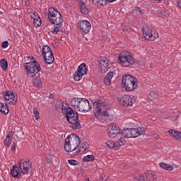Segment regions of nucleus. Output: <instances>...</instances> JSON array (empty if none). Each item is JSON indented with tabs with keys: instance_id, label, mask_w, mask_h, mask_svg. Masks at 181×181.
<instances>
[{
	"instance_id": "c9c22d12",
	"label": "nucleus",
	"mask_w": 181,
	"mask_h": 181,
	"mask_svg": "<svg viewBox=\"0 0 181 181\" xmlns=\"http://www.w3.org/2000/svg\"><path fill=\"white\" fill-rule=\"evenodd\" d=\"M68 163L69 165H71L73 166H77L78 165V161L74 159H71L68 160Z\"/></svg>"
},
{
	"instance_id": "9d476101",
	"label": "nucleus",
	"mask_w": 181,
	"mask_h": 181,
	"mask_svg": "<svg viewBox=\"0 0 181 181\" xmlns=\"http://www.w3.org/2000/svg\"><path fill=\"white\" fill-rule=\"evenodd\" d=\"M42 55L46 64H52L54 62V55L50 47L44 45L42 48Z\"/></svg>"
},
{
	"instance_id": "dca6fc26",
	"label": "nucleus",
	"mask_w": 181,
	"mask_h": 181,
	"mask_svg": "<svg viewBox=\"0 0 181 181\" xmlns=\"http://www.w3.org/2000/svg\"><path fill=\"white\" fill-rule=\"evenodd\" d=\"M78 28L82 33H88L91 30V23L88 21L83 20L78 21Z\"/></svg>"
},
{
	"instance_id": "bb28decb",
	"label": "nucleus",
	"mask_w": 181,
	"mask_h": 181,
	"mask_svg": "<svg viewBox=\"0 0 181 181\" xmlns=\"http://www.w3.org/2000/svg\"><path fill=\"white\" fill-rule=\"evenodd\" d=\"M159 166L161 169H165V170H173V166L165 163H160Z\"/></svg>"
},
{
	"instance_id": "c85d7f7f",
	"label": "nucleus",
	"mask_w": 181,
	"mask_h": 181,
	"mask_svg": "<svg viewBox=\"0 0 181 181\" xmlns=\"http://www.w3.org/2000/svg\"><path fill=\"white\" fill-rule=\"evenodd\" d=\"M80 5L81 13L83 15H87V13H88V8H87V6H86V4L84 2H82Z\"/></svg>"
},
{
	"instance_id": "cd10ccee",
	"label": "nucleus",
	"mask_w": 181,
	"mask_h": 181,
	"mask_svg": "<svg viewBox=\"0 0 181 181\" xmlns=\"http://www.w3.org/2000/svg\"><path fill=\"white\" fill-rule=\"evenodd\" d=\"M87 149H88V143L83 142L82 143L81 146L79 147V153H84V152H86Z\"/></svg>"
},
{
	"instance_id": "b1692460",
	"label": "nucleus",
	"mask_w": 181,
	"mask_h": 181,
	"mask_svg": "<svg viewBox=\"0 0 181 181\" xmlns=\"http://www.w3.org/2000/svg\"><path fill=\"white\" fill-rule=\"evenodd\" d=\"M122 136L124 138H132L131 136V129L127 128V129H124L121 132Z\"/></svg>"
},
{
	"instance_id": "79ce46f5",
	"label": "nucleus",
	"mask_w": 181,
	"mask_h": 181,
	"mask_svg": "<svg viewBox=\"0 0 181 181\" xmlns=\"http://www.w3.org/2000/svg\"><path fill=\"white\" fill-rule=\"evenodd\" d=\"M66 146H68L69 148H71V145L67 144V138L65 139V144H64V149H65V151H66Z\"/></svg>"
},
{
	"instance_id": "39448f33",
	"label": "nucleus",
	"mask_w": 181,
	"mask_h": 181,
	"mask_svg": "<svg viewBox=\"0 0 181 181\" xmlns=\"http://www.w3.org/2000/svg\"><path fill=\"white\" fill-rule=\"evenodd\" d=\"M122 84L126 91H135L138 87V79L129 74L124 75Z\"/></svg>"
},
{
	"instance_id": "f8f14e48",
	"label": "nucleus",
	"mask_w": 181,
	"mask_h": 181,
	"mask_svg": "<svg viewBox=\"0 0 181 181\" xmlns=\"http://www.w3.org/2000/svg\"><path fill=\"white\" fill-rule=\"evenodd\" d=\"M117 100L119 103H122L124 107H132L134 103H135V96L129 95H118Z\"/></svg>"
},
{
	"instance_id": "a19ab883",
	"label": "nucleus",
	"mask_w": 181,
	"mask_h": 181,
	"mask_svg": "<svg viewBox=\"0 0 181 181\" xmlns=\"http://www.w3.org/2000/svg\"><path fill=\"white\" fill-rule=\"evenodd\" d=\"M138 181H145V177L144 176V175H139V176L137 178Z\"/></svg>"
},
{
	"instance_id": "49530a36",
	"label": "nucleus",
	"mask_w": 181,
	"mask_h": 181,
	"mask_svg": "<svg viewBox=\"0 0 181 181\" xmlns=\"http://www.w3.org/2000/svg\"><path fill=\"white\" fill-rule=\"evenodd\" d=\"M11 149L12 151H16V146H12Z\"/></svg>"
},
{
	"instance_id": "a211bd4d",
	"label": "nucleus",
	"mask_w": 181,
	"mask_h": 181,
	"mask_svg": "<svg viewBox=\"0 0 181 181\" xmlns=\"http://www.w3.org/2000/svg\"><path fill=\"white\" fill-rule=\"evenodd\" d=\"M145 132H146V129H145V127H138V128L130 129L132 138H137V136H141V135H144Z\"/></svg>"
},
{
	"instance_id": "aec40b11",
	"label": "nucleus",
	"mask_w": 181,
	"mask_h": 181,
	"mask_svg": "<svg viewBox=\"0 0 181 181\" xmlns=\"http://www.w3.org/2000/svg\"><path fill=\"white\" fill-rule=\"evenodd\" d=\"M31 18L33 19L34 26H36L37 28H39V26H41L42 20L40 19V17H39V14H37V12L33 13L31 14Z\"/></svg>"
},
{
	"instance_id": "7c9ffc66",
	"label": "nucleus",
	"mask_w": 181,
	"mask_h": 181,
	"mask_svg": "<svg viewBox=\"0 0 181 181\" xmlns=\"http://www.w3.org/2000/svg\"><path fill=\"white\" fill-rule=\"evenodd\" d=\"M168 132L170 136H173V138L176 139L177 138V135H179L180 132L174 129H170Z\"/></svg>"
},
{
	"instance_id": "de8ad7c7",
	"label": "nucleus",
	"mask_w": 181,
	"mask_h": 181,
	"mask_svg": "<svg viewBox=\"0 0 181 181\" xmlns=\"http://www.w3.org/2000/svg\"><path fill=\"white\" fill-rule=\"evenodd\" d=\"M107 1V2L112 3V2H115V1H117V0H106V1Z\"/></svg>"
},
{
	"instance_id": "c03bdc74",
	"label": "nucleus",
	"mask_w": 181,
	"mask_h": 181,
	"mask_svg": "<svg viewBox=\"0 0 181 181\" xmlns=\"http://www.w3.org/2000/svg\"><path fill=\"white\" fill-rule=\"evenodd\" d=\"M101 181H108V177L106 176H103L101 178Z\"/></svg>"
},
{
	"instance_id": "58836bf2",
	"label": "nucleus",
	"mask_w": 181,
	"mask_h": 181,
	"mask_svg": "<svg viewBox=\"0 0 181 181\" xmlns=\"http://www.w3.org/2000/svg\"><path fill=\"white\" fill-rule=\"evenodd\" d=\"M8 46H9V42H8V41H4L1 43V47L3 49H6V47H8Z\"/></svg>"
},
{
	"instance_id": "0eeeda50",
	"label": "nucleus",
	"mask_w": 181,
	"mask_h": 181,
	"mask_svg": "<svg viewBox=\"0 0 181 181\" xmlns=\"http://www.w3.org/2000/svg\"><path fill=\"white\" fill-rule=\"evenodd\" d=\"M66 139V144L71 145V148H69V146H66V152H74L80 146V144H81L80 137L76 134H71Z\"/></svg>"
},
{
	"instance_id": "f03ea898",
	"label": "nucleus",
	"mask_w": 181,
	"mask_h": 181,
	"mask_svg": "<svg viewBox=\"0 0 181 181\" xmlns=\"http://www.w3.org/2000/svg\"><path fill=\"white\" fill-rule=\"evenodd\" d=\"M62 112L65 118H66V121L69 124H71V128H72V129H81V124L80 122H78V114L74 112V110H73L71 107L62 106Z\"/></svg>"
},
{
	"instance_id": "1a4fd4ad",
	"label": "nucleus",
	"mask_w": 181,
	"mask_h": 181,
	"mask_svg": "<svg viewBox=\"0 0 181 181\" xmlns=\"http://www.w3.org/2000/svg\"><path fill=\"white\" fill-rule=\"evenodd\" d=\"M119 60L123 67H129L135 63L134 57L129 52L122 53L119 55Z\"/></svg>"
},
{
	"instance_id": "2f4dec72",
	"label": "nucleus",
	"mask_w": 181,
	"mask_h": 181,
	"mask_svg": "<svg viewBox=\"0 0 181 181\" xmlns=\"http://www.w3.org/2000/svg\"><path fill=\"white\" fill-rule=\"evenodd\" d=\"M93 160H94V156L93 155H88L83 158V162H93Z\"/></svg>"
},
{
	"instance_id": "6ab92c4d",
	"label": "nucleus",
	"mask_w": 181,
	"mask_h": 181,
	"mask_svg": "<svg viewBox=\"0 0 181 181\" xmlns=\"http://www.w3.org/2000/svg\"><path fill=\"white\" fill-rule=\"evenodd\" d=\"M19 166L18 165H14L11 170V175L12 177H16V179H19L21 176H22V172L19 170Z\"/></svg>"
},
{
	"instance_id": "4468645a",
	"label": "nucleus",
	"mask_w": 181,
	"mask_h": 181,
	"mask_svg": "<svg viewBox=\"0 0 181 181\" xmlns=\"http://www.w3.org/2000/svg\"><path fill=\"white\" fill-rule=\"evenodd\" d=\"M87 74V68L86 67V64L83 63L78 66L77 70L74 74V80L75 81H80L83 78V76Z\"/></svg>"
},
{
	"instance_id": "e433bc0d",
	"label": "nucleus",
	"mask_w": 181,
	"mask_h": 181,
	"mask_svg": "<svg viewBox=\"0 0 181 181\" xmlns=\"http://www.w3.org/2000/svg\"><path fill=\"white\" fill-rule=\"evenodd\" d=\"M37 78L43 83V81H45V80H46V76H45V74H40L39 77H37Z\"/></svg>"
},
{
	"instance_id": "f3484780",
	"label": "nucleus",
	"mask_w": 181,
	"mask_h": 181,
	"mask_svg": "<svg viewBox=\"0 0 181 181\" xmlns=\"http://www.w3.org/2000/svg\"><path fill=\"white\" fill-rule=\"evenodd\" d=\"M4 98L6 104L9 105H15L16 104L17 98L15 97L13 92L6 91L4 94Z\"/></svg>"
},
{
	"instance_id": "20e7f679",
	"label": "nucleus",
	"mask_w": 181,
	"mask_h": 181,
	"mask_svg": "<svg viewBox=\"0 0 181 181\" xmlns=\"http://www.w3.org/2000/svg\"><path fill=\"white\" fill-rule=\"evenodd\" d=\"M94 114L95 118L104 122L105 121V117L108 116V107H107V103L95 102L93 103Z\"/></svg>"
},
{
	"instance_id": "ea45409f",
	"label": "nucleus",
	"mask_w": 181,
	"mask_h": 181,
	"mask_svg": "<svg viewBox=\"0 0 181 181\" xmlns=\"http://www.w3.org/2000/svg\"><path fill=\"white\" fill-rule=\"evenodd\" d=\"M135 11L136 12H137V13H139V15H141V16L144 15V12H142V9H141V8L136 7Z\"/></svg>"
},
{
	"instance_id": "a18cd8bd",
	"label": "nucleus",
	"mask_w": 181,
	"mask_h": 181,
	"mask_svg": "<svg viewBox=\"0 0 181 181\" xmlns=\"http://www.w3.org/2000/svg\"><path fill=\"white\" fill-rule=\"evenodd\" d=\"M80 1V5H81V4H83V2H84V4H86V2H87V0H79Z\"/></svg>"
},
{
	"instance_id": "4be33fe9",
	"label": "nucleus",
	"mask_w": 181,
	"mask_h": 181,
	"mask_svg": "<svg viewBox=\"0 0 181 181\" xmlns=\"http://www.w3.org/2000/svg\"><path fill=\"white\" fill-rule=\"evenodd\" d=\"M13 137V132H9L7 134V136L4 141L5 146L9 147L11 146V144H12V138Z\"/></svg>"
},
{
	"instance_id": "423d86ee",
	"label": "nucleus",
	"mask_w": 181,
	"mask_h": 181,
	"mask_svg": "<svg viewBox=\"0 0 181 181\" xmlns=\"http://www.w3.org/2000/svg\"><path fill=\"white\" fill-rule=\"evenodd\" d=\"M32 61L25 64L24 67L26 70L27 76L28 77H33L35 74L40 71V64L36 62L33 57H31Z\"/></svg>"
},
{
	"instance_id": "393cba45",
	"label": "nucleus",
	"mask_w": 181,
	"mask_h": 181,
	"mask_svg": "<svg viewBox=\"0 0 181 181\" xmlns=\"http://www.w3.org/2000/svg\"><path fill=\"white\" fill-rule=\"evenodd\" d=\"M125 139L124 138H120L119 140H117L115 142V149H118V148H121L122 145H124Z\"/></svg>"
},
{
	"instance_id": "f704fd0d",
	"label": "nucleus",
	"mask_w": 181,
	"mask_h": 181,
	"mask_svg": "<svg viewBox=\"0 0 181 181\" xmlns=\"http://www.w3.org/2000/svg\"><path fill=\"white\" fill-rule=\"evenodd\" d=\"M107 146L109 148H114L115 149V142H114L112 140H109L106 142Z\"/></svg>"
},
{
	"instance_id": "473e14b6",
	"label": "nucleus",
	"mask_w": 181,
	"mask_h": 181,
	"mask_svg": "<svg viewBox=\"0 0 181 181\" xmlns=\"http://www.w3.org/2000/svg\"><path fill=\"white\" fill-rule=\"evenodd\" d=\"M158 93H156V91H151L148 95L149 100H155L158 98Z\"/></svg>"
},
{
	"instance_id": "ddd939ff",
	"label": "nucleus",
	"mask_w": 181,
	"mask_h": 181,
	"mask_svg": "<svg viewBox=\"0 0 181 181\" xmlns=\"http://www.w3.org/2000/svg\"><path fill=\"white\" fill-rule=\"evenodd\" d=\"M112 64L105 57H101L99 59V70L101 73H107L111 69Z\"/></svg>"
},
{
	"instance_id": "5701e85b",
	"label": "nucleus",
	"mask_w": 181,
	"mask_h": 181,
	"mask_svg": "<svg viewBox=\"0 0 181 181\" xmlns=\"http://www.w3.org/2000/svg\"><path fill=\"white\" fill-rule=\"evenodd\" d=\"M0 112L6 115L9 113V107H8V103H0Z\"/></svg>"
},
{
	"instance_id": "9b49d317",
	"label": "nucleus",
	"mask_w": 181,
	"mask_h": 181,
	"mask_svg": "<svg viewBox=\"0 0 181 181\" xmlns=\"http://www.w3.org/2000/svg\"><path fill=\"white\" fill-rule=\"evenodd\" d=\"M18 168L23 175H29V170L32 168V162L28 159H21L18 161Z\"/></svg>"
},
{
	"instance_id": "4c0bfd02",
	"label": "nucleus",
	"mask_w": 181,
	"mask_h": 181,
	"mask_svg": "<svg viewBox=\"0 0 181 181\" xmlns=\"http://www.w3.org/2000/svg\"><path fill=\"white\" fill-rule=\"evenodd\" d=\"M33 114L34 116L35 117V119H39L40 118V114H39V111H37L36 109L33 110Z\"/></svg>"
},
{
	"instance_id": "72a5a7b5",
	"label": "nucleus",
	"mask_w": 181,
	"mask_h": 181,
	"mask_svg": "<svg viewBox=\"0 0 181 181\" xmlns=\"http://www.w3.org/2000/svg\"><path fill=\"white\" fill-rule=\"evenodd\" d=\"M33 83L35 87H42V84H43V82H41V81H40V79H38L37 78L34 79Z\"/></svg>"
},
{
	"instance_id": "412c9836",
	"label": "nucleus",
	"mask_w": 181,
	"mask_h": 181,
	"mask_svg": "<svg viewBox=\"0 0 181 181\" xmlns=\"http://www.w3.org/2000/svg\"><path fill=\"white\" fill-rule=\"evenodd\" d=\"M112 77H114V72L110 71L108 72L103 79V83L105 86H111V81L112 80Z\"/></svg>"
},
{
	"instance_id": "6e6552de",
	"label": "nucleus",
	"mask_w": 181,
	"mask_h": 181,
	"mask_svg": "<svg viewBox=\"0 0 181 181\" xmlns=\"http://www.w3.org/2000/svg\"><path fill=\"white\" fill-rule=\"evenodd\" d=\"M143 36L146 40H156L159 37V33L154 28L149 27H144L142 29Z\"/></svg>"
},
{
	"instance_id": "37998d69",
	"label": "nucleus",
	"mask_w": 181,
	"mask_h": 181,
	"mask_svg": "<svg viewBox=\"0 0 181 181\" xmlns=\"http://www.w3.org/2000/svg\"><path fill=\"white\" fill-rule=\"evenodd\" d=\"M177 141H179V142H181V132H180L178 133V135L177 136V139H175Z\"/></svg>"
},
{
	"instance_id": "a878e982",
	"label": "nucleus",
	"mask_w": 181,
	"mask_h": 181,
	"mask_svg": "<svg viewBox=\"0 0 181 181\" xmlns=\"http://www.w3.org/2000/svg\"><path fill=\"white\" fill-rule=\"evenodd\" d=\"M93 5H97L98 6H105L107 5V0H92Z\"/></svg>"
},
{
	"instance_id": "c756f323",
	"label": "nucleus",
	"mask_w": 181,
	"mask_h": 181,
	"mask_svg": "<svg viewBox=\"0 0 181 181\" xmlns=\"http://www.w3.org/2000/svg\"><path fill=\"white\" fill-rule=\"evenodd\" d=\"M0 64L2 70L6 71L8 70V62L5 59H1L0 60Z\"/></svg>"
},
{
	"instance_id": "09e8293b",
	"label": "nucleus",
	"mask_w": 181,
	"mask_h": 181,
	"mask_svg": "<svg viewBox=\"0 0 181 181\" xmlns=\"http://www.w3.org/2000/svg\"><path fill=\"white\" fill-rule=\"evenodd\" d=\"M85 181H90V178H86Z\"/></svg>"
},
{
	"instance_id": "8fccbe9b",
	"label": "nucleus",
	"mask_w": 181,
	"mask_h": 181,
	"mask_svg": "<svg viewBox=\"0 0 181 181\" xmlns=\"http://www.w3.org/2000/svg\"><path fill=\"white\" fill-rule=\"evenodd\" d=\"M49 97H50V98H53V95L51 94V95H49Z\"/></svg>"
},
{
	"instance_id": "7ed1b4c3",
	"label": "nucleus",
	"mask_w": 181,
	"mask_h": 181,
	"mask_svg": "<svg viewBox=\"0 0 181 181\" xmlns=\"http://www.w3.org/2000/svg\"><path fill=\"white\" fill-rule=\"evenodd\" d=\"M71 106L79 112H88L91 110L90 102L84 98H73L71 100Z\"/></svg>"
},
{
	"instance_id": "f257e3e1",
	"label": "nucleus",
	"mask_w": 181,
	"mask_h": 181,
	"mask_svg": "<svg viewBox=\"0 0 181 181\" xmlns=\"http://www.w3.org/2000/svg\"><path fill=\"white\" fill-rule=\"evenodd\" d=\"M45 15L47 16L48 21L52 25H54V28L53 29L52 34L57 35L63 26V23L64 22V18L62 13L57 11L54 7H49L48 8V13H45Z\"/></svg>"
},
{
	"instance_id": "2eb2a0df",
	"label": "nucleus",
	"mask_w": 181,
	"mask_h": 181,
	"mask_svg": "<svg viewBox=\"0 0 181 181\" xmlns=\"http://www.w3.org/2000/svg\"><path fill=\"white\" fill-rule=\"evenodd\" d=\"M107 133L110 138H117L121 134V130L119 127H117V124L112 123L109 125Z\"/></svg>"
}]
</instances>
